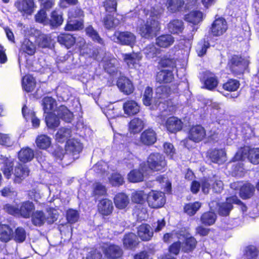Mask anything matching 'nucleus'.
Segmentation results:
<instances>
[{"instance_id":"f257e3e1","label":"nucleus","mask_w":259,"mask_h":259,"mask_svg":"<svg viewBox=\"0 0 259 259\" xmlns=\"http://www.w3.org/2000/svg\"><path fill=\"white\" fill-rule=\"evenodd\" d=\"M162 11V9L159 10L155 13L151 11L150 18L146 23L141 24L138 26L137 31L142 37L150 39L156 35V32L159 29V23L157 19Z\"/></svg>"},{"instance_id":"f03ea898","label":"nucleus","mask_w":259,"mask_h":259,"mask_svg":"<svg viewBox=\"0 0 259 259\" xmlns=\"http://www.w3.org/2000/svg\"><path fill=\"white\" fill-rule=\"evenodd\" d=\"M146 163L148 169L152 172H164L167 167L165 157L157 152H152L148 156Z\"/></svg>"},{"instance_id":"7ed1b4c3","label":"nucleus","mask_w":259,"mask_h":259,"mask_svg":"<svg viewBox=\"0 0 259 259\" xmlns=\"http://www.w3.org/2000/svg\"><path fill=\"white\" fill-rule=\"evenodd\" d=\"M248 61L241 55H233L228 59L227 67L234 76L244 74L248 67Z\"/></svg>"},{"instance_id":"20e7f679","label":"nucleus","mask_w":259,"mask_h":259,"mask_svg":"<svg viewBox=\"0 0 259 259\" xmlns=\"http://www.w3.org/2000/svg\"><path fill=\"white\" fill-rule=\"evenodd\" d=\"M31 221L32 225L36 227L42 226L47 222L49 225L53 224L57 220V217L53 211L49 213L46 216L42 210H34L31 214Z\"/></svg>"},{"instance_id":"39448f33","label":"nucleus","mask_w":259,"mask_h":259,"mask_svg":"<svg viewBox=\"0 0 259 259\" xmlns=\"http://www.w3.org/2000/svg\"><path fill=\"white\" fill-rule=\"evenodd\" d=\"M206 136V131L203 126L200 124L192 125L188 130L187 138L184 140V145L187 147L188 140L199 143L204 140Z\"/></svg>"},{"instance_id":"423d86ee","label":"nucleus","mask_w":259,"mask_h":259,"mask_svg":"<svg viewBox=\"0 0 259 259\" xmlns=\"http://www.w3.org/2000/svg\"><path fill=\"white\" fill-rule=\"evenodd\" d=\"M112 39L116 42L129 46L131 48H134L135 47H139L138 45H136L137 41L136 35L130 31H126L121 32L116 31L112 36Z\"/></svg>"},{"instance_id":"0eeeda50","label":"nucleus","mask_w":259,"mask_h":259,"mask_svg":"<svg viewBox=\"0 0 259 259\" xmlns=\"http://www.w3.org/2000/svg\"><path fill=\"white\" fill-rule=\"evenodd\" d=\"M146 201L151 208L157 209L164 206L166 202L165 193L156 190H151L147 194Z\"/></svg>"},{"instance_id":"6e6552de","label":"nucleus","mask_w":259,"mask_h":259,"mask_svg":"<svg viewBox=\"0 0 259 259\" xmlns=\"http://www.w3.org/2000/svg\"><path fill=\"white\" fill-rule=\"evenodd\" d=\"M103 252L108 259H118L123 254L122 247L117 244L108 243L103 247Z\"/></svg>"},{"instance_id":"1a4fd4ad","label":"nucleus","mask_w":259,"mask_h":259,"mask_svg":"<svg viewBox=\"0 0 259 259\" xmlns=\"http://www.w3.org/2000/svg\"><path fill=\"white\" fill-rule=\"evenodd\" d=\"M200 81L204 87L209 90L215 89L218 84L217 76L209 70H205L201 73Z\"/></svg>"},{"instance_id":"9d476101","label":"nucleus","mask_w":259,"mask_h":259,"mask_svg":"<svg viewBox=\"0 0 259 259\" xmlns=\"http://www.w3.org/2000/svg\"><path fill=\"white\" fill-rule=\"evenodd\" d=\"M157 136L152 128H148L144 130L140 135V142L143 145L151 146L157 141Z\"/></svg>"},{"instance_id":"9b49d317","label":"nucleus","mask_w":259,"mask_h":259,"mask_svg":"<svg viewBox=\"0 0 259 259\" xmlns=\"http://www.w3.org/2000/svg\"><path fill=\"white\" fill-rule=\"evenodd\" d=\"M30 170L25 165L18 162L14 167L13 182L15 183L20 184L29 175Z\"/></svg>"},{"instance_id":"f8f14e48","label":"nucleus","mask_w":259,"mask_h":259,"mask_svg":"<svg viewBox=\"0 0 259 259\" xmlns=\"http://www.w3.org/2000/svg\"><path fill=\"white\" fill-rule=\"evenodd\" d=\"M146 168L145 163L140 164L138 168L132 169L127 174L128 181L133 183H137L144 180V169Z\"/></svg>"},{"instance_id":"ddd939ff","label":"nucleus","mask_w":259,"mask_h":259,"mask_svg":"<svg viewBox=\"0 0 259 259\" xmlns=\"http://www.w3.org/2000/svg\"><path fill=\"white\" fill-rule=\"evenodd\" d=\"M174 70L161 69L156 72L155 78L159 84H169L172 82L175 79Z\"/></svg>"},{"instance_id":"4468645a","label":"nucleus","mask_w":259,"mask_h":259,"mask_svg":"<svg viewBox=\"0 0 259 259\" xmlns=\"http://www.w3.org/2000/svg\"><path fill=\"white\" fill-rule=\"evenodd\" d=\"M116 85L120 91L125 95L132 94L135 90V88L132 81L125 76L119 77L117 80Z\"/></svg>"},{"instance_id":"2eb2a0df","label":"nucleus","mask_w":259,"mask_h":259,"mask_svg":"<svg viewBox=\"0 0 259 259\" xmlns=\"http://www.w3.org/2000/svg\"><path fill=\"white\" fill-rule=\"evenodd\" d=\"M228 25L226 20L219 17L215 18L211 25V31L214 36H221L227 30Z\"/></svg>"},{"instance_id":"dca6fc26","label":"nucleus","mask_w":259,"mask_h":259,"mask_svg":"<svg viewBox=\"0 0 259 259\" xmlns=\"http://www.w3.org/2000/svg\"><path fill=\"white\" fill-rule=\"evenodd\" d=\"M124 113L128 117L137 115L140 110V105L134 100L128 99L122 105Z\"/></svg>"},{"instance_id":"f3484780","label":"nucleus","mask_w":259,"mask_h":259,"mask_svg":"<svg viewBox=\"0 0 259 259\" xmlns=\"http://www.w3.org/2000/svg\"><path fill=\"white\" fill-rule=\"evenodd\" d=\"M15 6L19 12L27 15H31L35 8L34 0L18 1L15 3Z\"/></svg>"},{"instance_id":"a211bd4d","label":"nucleus","mask_w":259,"mask_h":259,"mask_svg":"<svg viewBox=\"0 0 259 259\" xmlns=\"http://www.w3.org/2000/svg\"><path fill=\"white\" fill-rule=\"evenodd\" d=\"M97 208L98 212L102 217L111 215L114 209L112 201L108 198H102L99 200Z\"/></svg>"},{"instance_id":"6ab92c4d","label":"nucleus","mask_w":259,"mask_h":259,"mask_svg":"<svg viewBox=\"0 0 259 259\" xmlns=\"http://www.w3.org/2000/svg\"><path fill=\"white\" fill-rule=\"evenodd\" d=\"M35 208V205L32 201H24L19 206V216L24 219H29Z\"/></svg>"},{"instance_id":"aec40b11","label":"nucleus","mask_w":259,"mask_h":259,"mask_svg":"<svg viewBox=\"0 0 259 259\" xmlns=\"http://www.w3.org/2000/svg\"><path fill=\"white\" fill-rule=\"evenodd\" d=\"M165 126L169 133H176L182 130L183 123L181 119L172 116L167 118L165 123Z\"/></svg>"},{"instance_id":"412c9836","label":"nucleus","mask_w":259,"mask_h":259,"mask_svg":"<svg viewBox=\"0 0 259 259\" xmlns=\"http://www.w3.org/2000/svg\"><path fill=\"white\" fill-rule=\"evenodd\" d=\"M82 148V144L75 139L67 140L65 146L66 153L72 156L79 154Z\"/></svg>"},{"instance_id":"4be33fe9","label":"nucleus","mask_w":259,"mask_h":259,"mask_svg":"<svg viewBox=\"0 0 259 259\" xmlns=\"http://www.w3.org/2000/svg\"><path fill=\"white\" fill-rule=\"evenodd\" d=\"M206 156L211 162L219 163L225 160L226 153L224 149H211L208 150Z\"/></svg>"},{"instance_id":"5701e85b","label":"nucleus","mask_w":259,"mask_h":259,"mask_svg":"<svg viewBox=\"0 0 259 259\" xmlns=\"http://www.w3.org/2000/svg\"><path fill=\"white\" fill-rule=\"evenodd\" d=\"M119 65V61L114 57L107 58L103 61V68L110 75H117Z\"/></svg>"},{"instance_id":"b1692460","label":"nucleus","mask_w":259,"mask_h":259,"mask_svg":"<svg viewBox=\"0 0 259 259\" xmlns=\"http://www.w3.org/2000/svg\"><path fill=\"white\" fill-rule=\"evenodd\" d=\"M177 59L171 55L165 54L159 57L158 64L162 69L167 68L174 70L177 68Z\"/></svg>"},{"instance_id":"393cba45","label":"nucleus","mask_w":259,"mask_h":259,"mask_svg":"<svg viewBox=\"0 0 259 259\" xmlns=\"http://www.w3.org/2000/svg\"><path fill=\"white\" fill-rule=\"evenodd\" d=\"M137 234L142 241H148L152 238L153 232L149 224L142 223L137 228Z\"/></svg>"},{"instance_id":"a878e982","label":"nucleus","mask_w":259,"mask_h":259,"mask_svg":"<svg viewBox=\"0 0 259 259\" xmlns=\"http://www.w3.org/2000/svg\"><path fill=\"white\" fill-rule=\"evenodd\" d=\"M2 159L3 166L1 168V170L5 177L9 180L11 178L12 175L14 172V160L6 157H4Z\"/></svg>"},{"instance_id":"bb28decb","label":"nucleus","mask_w":259,"mask_h":259,"mask_svg":"<svg viewBox=\"0 0 259 259\" xmlns=\"http://www.w3.org/2000/svg\"><path fill=\"white\" fill-rule=\"evenodd\" d=\"M113 201L115 207L118 209L125 208L130 203L128 196L123 192L117 193L114 198Z\"/></svg>"},{"instance_id":"cd10ccee","label":"nucleus","mask_w":259,"mask_h":259,"mask_svg":"<svg viewBox=\"0 0 259 259\" xmlns=\"http://www.w3.org/2000/svg\"><path fill=\"white\" fill-rule=\"evenodd\" d=\"M13 237V230L10 225L0 224V240L7 243Z\"/></svg>"},{"instance_id":"c85d7f7f","label":"nucleus","mask_w":259,"mask_h":259,"mask_svg":"<svg viewBox=\"0 0 259 259\" xmlns=\"http://www.w3.org/2000/svg\"><path fill=\"white\" fill-rule=\"evenodd\" d=\"M142 58L140 53H127L123 54V61L126 63L129 68H133L138 62Z\"/></svg>"},{"instance_id":"c756f323","label":"nucleus","mask_w":259,"mask_h":259,"mask_svg":"<svg viewBox=\"0 0 259 259\" xmlns=\"http://www.w3.org/2000/svg\"><path fill=\"white\" fill-rule=\"evenodd\" d=\"M36 84L35 79L31 75H26L22 79L23 90L27 93L33 91L36 87Z\"/></svg>"},{"instance_id":"7c9ffc66","label":"nucleus","mask_w":259,"mask_h":259,"mask_svg":"<svg viewBox=\"0 0 259 259\" xmlns=\"http://www.w3.org/2000/svg\"><path fill=\"white\" fill-rule=\"evenodd\" d=\"M197 243L198 242L194 236L186 237L183 241L182 251L187 253L192 252L196 248Z\"/></svg>"},{"instance_id":"2f4dec72","label":"nucleus","mask_w":259,"mask_h":259,"mask_svg":"<svg viewBox=\"0 0 259 259\" xmlns=\"http://www.w3.org/2000/svg\"><path fill=\"white\" fill-rule=\"evenodd\" d=\"M45 120L48 128L54 130H55L60 123L59 117L53 112L47 113Z\"/></svg>"},{"instance_id":"473e14b6","label":"nucleus","mask_w":259,"mask_h":259,"mask_svg":"<svg viewBox=\"0 0 259 259\" xmlns=\"http://www.w3.org/2000/svg\"><path fill=\"white\" fill-rule=\"evenodd\" d=\"M20 161L23 163L30 161L34 157V151L29 147L22 148L18 154Z\"/></svg>"},{"instance_id":"72a5a7b5","label":"nucleus","mask_w":259,"mask_h":259,"mask_svg":"<svg viewBox=\"0 0 259 259\" xmlns=\"http://www.w3.org/2000/svg\"><path fill=\"white\" fill-rule=\"evenodd\" d=\"M137 236L132 232H129L124 234L122 239L123 246L127 249H133L137 244Z\"/></svg>"},{"instance_id":"f704fd0d","label":"nucleus","mask_w":259,"mask_h":259,"mask_svg":"<svg viewBox=\"0 0 259 259\" xmlns=\"http://www.w3.org/2000/svg\"><path fill=\"white\" fill-rule=\"evenodd\" d=\"M58 116L65 121L70 123L73 118V114L64 105H60L57 109Z\"/></svg>"},{"instance_id":"c9c22d12","label":"nucleus","mask_w":259,"mask_h":259,"mask_svg":"<svg viewBox=\"0 0 259 259\" xmlns=\"http://www.w3.org/2000/svg\"><path fill=\"white\" fill-rule=\"evenodd\" d=\"M217 218V215L214 211H208L202 214L200 217V221L204 226H210L215 223Z\"/></svg>"},{"instance_id":"e433bc0d","label":"nucleus","mask_w":259,"mask_h":259,"mask_svg":"<svg viewBox=\"0 0 259 259\" xmlns=\"http://www.w3.org/2000/svg\"><path fill=\"white\" fill-rule=\"evenodd\" d=\"M218 212L221 216L226 217L229 215L230 211L233 208L232 203L226 198V201L218 203Z\"/></svg>"},{"instance_id":"4c0bfd02","label":"nucleus","mask_w":259,"mask_h":259,"mask_svg":"<svg viewBox=\"0 0 259 259\" xmlns=\"http://www.w3.org/2000/svg\"><path fill=\"white\" fill-rule=\"evenodd\" d=\"M254 192L253 186L250 183H246L240 187L239 196L243 199H247L253 195Z\"/></svg>"},{"instance_id":"58836bf2","label":"nucleus","mask_w":259,"mask_h":259,"mask_svg":"<svg viewBox=\"0 0 259 259\" xmlns=\"http://www.w3.org/2000/svg\"><path fill=\"white\" fill-rule=\"evenodd\" d=\"M71 136V130L69 128L60 127L56 134V140L59 143H63L67 141Z\"/></svg>"},{"instance_id":"ea45409f","label":"nucleus","mask_w":259,"mask_h":259,"mask_svg":"<svg viewBox=\"0 0 259 259\" xmlns=\"http://www.w3.org/2000/svg\"><path fill=\"white\" fill-rule=\"evenodd\" d=\"M35 143L39 149L46 150L51 146V139L46 135H40L36 137Z\"/></svg>"},{"instance_id":"a19ab883","label":"nucleus","mask_w":259,"mask_h":259,"mask_svg":"<svg viewBox=\"0 0 259 259\" xmlns=\"http://www.w3.org/2000/svg\"><path fill=\"white\" fill-rule=\"evenodd\" d=\"M167 29L172 34L181 33L184 29L183 22L178 19L173 20L168 24Z\"/></svg>"},{"instance_id":"79ce46f5","label":"nucleus","mask_w":259,"mask_h":259,"mask_svg":"<svg viewBox=\"0 0 259 259\" xmlns=\"http://www.w3.org/2000/svg\"><path fill=\"white\" fill-rule=\"evenodd\" d=\"M174 41V37L169 34L162 35L156 39V44L161 48H167Z\"/></svg>"},{"instance_id":"37998d69","label":"nucleus","mask_w":259,"mask_h":259,"mask_svg":"<svg viewBox=\"0 0 259 259\" xmlns=\"http://www.w3.org/2000/svg\"><path fill=\"white\" fill-rule=\"evenodd\" d=\"M258 254V249L253 245H249L246 246L243 251L244 259H256Z\"/></svg>"},{"instance_id":"c03bdc74","label":"nucleus","mask_w":259,"mask_h":259,"mask_svg":"<svg viewBox=\"0 0 259 259\" xmlns=\"http://www.w3.org/2000/svg\"><path fill=\"white\" fill-rule=\"evenodd\" d=\"M201 206V203L199 201L186 203L184 206V211L188 215L193 216Z\"/></svg>"},{"instance_id":"a18cd8bd","label":"nucleus","mask_w":259,"mask_h":259,"mask_svg":"<svg viewBox=\"0 0 259 259\" xmlns=\"http://www.w3.org/2000/svg\"><path fill=\"white\" fill-rule=\"evenodd\" d=\"M143 121L139 118H134L128 123V130L131 133H138L143 128Z\"/></svg>"},{"instance_id":"49530a36","label":"nucleus","mask_w":259,"mask_h":259,"mask_svg":"<svg viewBox=\"0 0 259 259\" xmlns=\"http://www.w3.org/2000/svg\"><path fill=\"white\" fill-rule=\"evenodd\" d=\"M36 42L39 48L51 49L52 47H55L50 37L44 34L39 35L36 39Z\"/></svg>"},{"instance_id":"de8ad7c7","label":"nucleus","mask_w":259,"mask_h":259,"mask_svg":"<svg viewBox=\"0 0 259 259\" xmlns=\"http://www.w3.org/2000/svg\"><path fill=\"white\" fill-rule=\"evenodd\" d=\"M56 101L52 97L47 96L42 99V106L44 112L48 113V112H52L55 108Z\"/></svg>"},{"instance_id":"09e8293b","label":"nucleus","mask_w":259,"mask_h":259,"mask_svg":"<svg viewBox=\"0 0 259 259\" xmlns=\"http://www.w3.org/2000/svg\"><path fill=\"white\" fill-rule=\"evenodd\" d=\"M240 85L239 80L233 78H230L223 84L222 88L225 91L232 92L236 91L239 89Z\"/></svg>"},{"instance_id":"8fccbe9b","label":"nucleus","mask_w":259,"mask_h":259,"mask_svg":"<svg viewBox=\"0 0 259 259\" xmlns=\"http://www.w3.org/2000/svg\"><path fill=\"white\" fill-rule=\"evenodd\" d=\"M203 18V14L199 11H192L186 16V21L193 24H197L201 21Z\"/></svg>"},{"instance_id":"3c124183","label":"nucleus","mask_w":259,"mask_h":259,"mask_svg":"<svg viewBox=\"0 0 259 259\" xmlns=\"http://www.w3.org/2000/svg\"><path fill=\"white\" fill-rule=\"evenodd\" d=\"M58 42L63 45L68 49L70 48L75 43L74 37L69 34H60L58 37Z\"/></svg>"},{"instance_id":"603ef678","label":"nucleus","mask_w":259,"mask_h":259,"mask_svg":"<svg viewBox=\"0 0 259 259\" xmlns=\"http://www.w3.org/2000/svg\"><path fill=\"white\" fill-rule=\"evenodd\" d=\"M147 195L144 190H137L132 194V200L134 203L143 205L146 201Z\"/></svg>"},{"instance_id":"864d4df0","label":"nucleus","mask_w":259,"mask_h":259,"mask_svg":"<svg viewBox=\"0 0 259 259\" xmlns=\"http://www.w3.org/2000/svg\"><path fill=\"white\" fill-rule=\"evenodd\" d=\"M166 5L168 11L175 13L182 9L184 2L183 0H167Z\"/></svg>"},{"instance_id":"5fc2aeb1","label":"nucleus","mask_w":259,"mask_h":259,"mask_svg":"<svg viewBox=\"0 0 259 259\" xmlns=\"http://www.w3.org/2000/svg\"><path fill=\"white\" fill-rule=\"evenodd\" d=\"M246 156L253 164H259V148H249Z\"/></svg>"},{"instance_id":"6e6d98bb","label":"nucleus","mask_w":259,"mask_h":259,"mask_svg":"<svg viewBox=\"0 0 259 259\" xmlns=\"http://www.w3.org/2000/svg\"><path fill=\"white\" fill-rule=\"evenodd\" d=\"M109 182L112 186L119 187L124 183L123 177L119 172H115L111 174Z\"/></svg>"},{"instance_id":"4d7b16f0","label":"nucleus","mask_w":259,"mask_h":259,"mask_svg":"<svg viewBox=\"0 0 259 259\" xmlns=\"http://www.w3.org/2000/svg\"><path fill=\"white\" fill-rule=\"evenodd\" d=\"M26 238V232L25 230L22 227H18L13 232L14 240L17 243L24 242Z\"/></svg>"},{"instance_id":"13d9d810","label":"nucleus","mask_w":259,"mask_h":259,"mask_svg":"<svg viewBox=\"0 0 259 259\" xmlns=\"http://www.w3.org/2000/svg\"><path fill=\"white\" fill-rule=\"evenodd\" d=\"M79 218L78 211L72 208H69L66 210V219L68 223L74 224L77 222Z\"/></svg>"},{"instance_id":"bf43d9fd","label":"nucleus","mask_w":259,"mask_h":259,"mask_svg":"<svg viewBox=\"0 0 259 259\" xmlns=\"http://www.w3.org/2000/svg\"><path fill=\"white\" fill-rule=\"evenodd\" d=\"M153 91L152 87L147 86L144 91L142 101L146 106H150L152 104L153 99Z\"/></svg>"},{"instance_id":"052dcab7","label":"nucleus","mask_w":259,"mask_h":259,"mask_svg":"<svg viewBox=\"0 0 259 259\" xmlns=\"http://www.w3.org/2000/svg\"><path fill=\"white\" fill-rule=\"evenodd\" d=\"M83 24L81 20L77 19L73 20L69 19L65 27V30L67 31H73L79 30L82 28Z\"/></svg>"},{"instance_id":"680f3d73","label":"nucleus","mask_w":259,"mask_h":259,"mask_svg":"<svg viewBox=\"0 0 259 259\" xmlns=\"http://www.w3.org/2000/svg\"><path fill=\"white\" fill-rule=\"evenodd\" d=\"M62 13L58 11H53L51 13L50 24L53 26H58L63 22Z\"/></svg>"},{"instance_id":"e2e57ef3","label":"nucleus","mask_w":259,"mask_h":259,"mask_svg":"<svg viewBox=\"0 0 259 259\" xmlns=\"http://www.w3.org/2000/svg\"><path fill=\"white\" fill-rule=\"evenodd\" d=\"M103 23L106 28L110 29L117 26L119 24V20L109 15L104 18Z\"/></svg>"},{"instance_id":"0e129e2a","label":"nucleus","mask_w":259,"mask_h":259,"mask_svg":"<svg viewBox=\"0 0 259 259\" xmlns=\"http://www.w3.org/2000/svg\"><path fill=\"white\" fill-rule=\"evenodd\" d=\"M107 195L106 187L100 183H97L93 191V196L101 197Z\"/></svg>"},{"instance_id":"69168bd1","label":"nucleus","mask_w":259,"mask_h":259,"mask_svg":"<svg viewBox=\"0 0 259 259\" xmlns=\"http://www.w3.org/2000/svg\"><path fill=\"white\" fill-rule=\"evenodd\" d=\"M85 31L87 34L91 37L93 40L97 41L100 44H103V40L100 38L97 32L93 28L92 26H90L88 27L85 29Z\"/></svg>"},{"instance_id":"338daca9","label":"nucleus","mask_w":259,"mask_h":259,"mask_svg":"<svg viewBox=\"0 0 259 259\" xmlns=\"http://www.w3.org/2000/svg\"><path fill=\"white\" fill-rule=\"evenodd\" d=\"M85 31L87 34L91 37L93 40L97 41L100 44H103V40L100 38L97 32L93 28L92 26H90L88 27L85 29Z\"/></svg>"},{"instance_id":"774afa93","label":"nucleus","mask_w":259,"mask_h":259,"mask_svg":"<svg viewBox=\"0 0 259 259\" xmlns=\"http://www.w3.org/2000/svg\"><path fill=\"white\" fill-rule=\"evenodd\" d=\"M52 154L55 160H62L64 157L65 152L62 147L57 146L52 151Z\"/></svg>"}]
</instances>
